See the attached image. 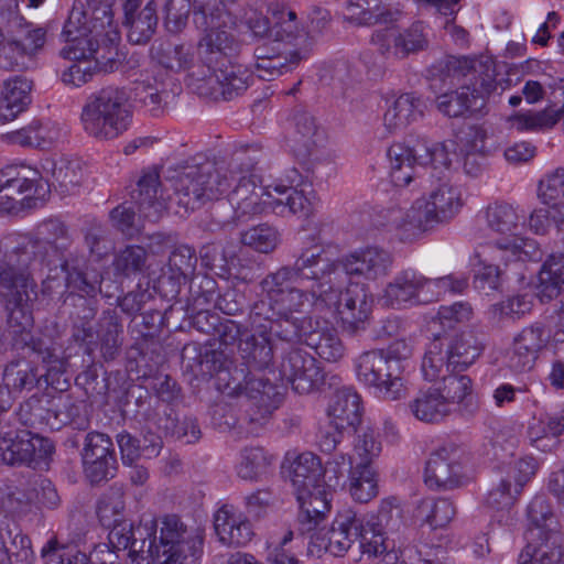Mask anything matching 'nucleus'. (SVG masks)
I'll use <instances>...</instances> for the list:
<instances>
[{
  "label": "nucleus",
  "instance_id": "f257e3e1",
  "mask_svg": "<svg viewBox=\"0 0 564 564\" xmlns=\"http://www.w3.org/2000/svg\"><path fill=\"white\" fill-rule=\"evenodd\" d=\"M70 245L66 226L55 218L42 221L33 239L10 234L0 240V301L8 312V336L13 347L35 352L48 373L63 372L64 360L32 335V306L37 297L32 274L43 265L50 271L67 268Z\"/></svg>",
  "mask_w": 564,
  "mask_h": 564
},
{
  "label": "nucleus",
  "instance_id": "f03ea898",
  "mask_svg": "<svg viewBox=\"0 0 564 564\" xmlns=\"http://www.w3.org/2000/svg\"><path fill=\"white\" fill-rule=\"evenodd\" d=\"M341 278L338 264L321 248L303 250L292 265H283L261 280L262 297L249 314L252 329L297 344L312 327V318L303 315L311 304L310 295L325 303L337 302Z\"/></svg>",
  "mask_w": 564,
  "mask_h": 564
},
{
  "label": "nucleus",
  "instance_id": "7ed1b4c3",
  "mask_svg": "<svg viewBox=\"0 0 564 564\" xmlns=\"http://www.w3.org/2000/svg\"><path fill=\"white\" fill-rule=\"evenodd\" d=\"M251 160L243 154H232L229 160L218 162L193 156L175 166L163 167V181L156 167L148 169L131 192V204L137 206L139 217L158 221L165 209L163 192L169 184L173 189L169 199L180 208L175 213L184 216L228 193V173L239 171Z\"/></svg>",
  "mask_w": 564,
  "mask_h": 564
},
{
  "label": "nucleus",
  "instance_id": "20e7f679",
  "mask_svg": "<svg viewBox=\"0 0 564 564\" xmlns=\"http://www.w3.org/2000/svg\"><path fill=\"white\" fill-rule=\"evenodd\" d=\"M42 172L26 165H10L0 171V212L12 213L20 207L36 206L51 193V186L72 193L83 181V170L77 160L64 156L46 158Z\"/></svg>",
  "mask_w": 564,
  "mask_h": 564
},
{
  "label": "nucleus",
  "instance_id": "39448f33",
  "mask_svg": "<svg viewBox=\"0 0 564 564\" xmlns=\"http://www.w3.org/2000/svg\"><path fill=\"white\" fill-rule=\"evenodd\" d=\"M204 541L203 527L187 525L176 514L141 519L132 529L130 556L147 553L153 564H199Z\"/></svg>",
  "mask_w": 564,
  "mask_h": 564
},
{
  "label": "nucleus",
  "instance_id": "423d86ee",
  "mask_svg": "<svg viewBox=\"0 0 564 564\" xmlns=\"http://www.w3.org/2000/svg\"><path fill=\"white\" fill-rule=\"evenodd\" d=\"M441 77L464 78L457 89L441 94L435 99L437 110L448 117L458 118L480 110L492 93H502L510 79L497 72L492 59L447 57L435 68Z\"/></svg>",
  "mask_w": 564,
  "mask_h": 564
},
{
  "label": "nucleus",
  "instance_id": "0eeeda50",
  "mask_svg": "<svg viewBox=\"0 0 564 564\" xmlns=\"http://www.w3.org/2000/svg\"><path fill=\"white\" fill-rule=\"evenodd\" d=\"M234 154H243L252 159L250 164L243 165L237 172H229V194L227 202H220L214 206L212 218L220 229H234L240 224L247 223L254 216L271 210L273 198V185L262 186L259 174V164L264 153L257 145L247 147Z\"/></svg>",
  "mask_w": 564,
  "mask_h": 564
},
{
  "label": "nucleus",
  "instance_id": "6e6552de",
  "mask_svg": "<svg viewBox=\"0 0 564 564\" xmlns=\"http://www.w3.org/2000/svg\"><path fill=\"white\" fill-rule=\"evenodd\" d=\"M150 56L158 64L173 72H187V86L198 96L213 100H230L241 94L246 72L239 67H228L216 76L207 77L191 46L155 40L150 47Z\"/></svg>",
  "mask_w": 564,
  "mask_h": 564
},
{
  "label": "nucleus",
  "instance_id": "1a4fd4ad",
  "mask_svg": "<svg viewBox=\"0 0 564 564\" xmlns=\"http://www.w3.org/2000/svg\"><path fill=\"white\" fill-rule=\"evenodd\" d=\"M133 110L129 89L106 86L87 97L80 112V123L91 138L115 140L130 129Z\"/></svg>",
  "mask_w": 564,
  "mask_h": 564
},
{
  "label": "nucleus",
  "instance_id": "9d476101",
  "mask_svg": "<svg viewBox=\"0 0 564 564\" xmlns=\"http://www.w3.org/2000/svg\"><path fill=\"white\" fill-rule=\"evenodd\" d=\"M230 14L220 7L203 6L194 11V23L205 32L197 44L198 61L205 69H208L207 77L216 76L220 70L228 67H239L246 72L243 93L251 79L250 72L240 64H234L230 57L235 55L240 43L235 36L226 31L224 26Z\"/></svg>",
  "mask_w": 564,
  "mask_h": 564
},
{
  "label": "nucleus",
  "instance_id": "9b49d317",
  "mask_svg": "<svg viewBox=\"0 0 564 564\" xmlns=\"http://www.w3.org/2000/svg\"><path fill=\"white\" fill-rule=\"evenodd\" d=\"M473 391L470 378H449L443 386L421 389L409 402V411L419 421L438 423L451 415L458 405L467 403Z\"/></svg>",
  "mask_w": 564,
  "mask_h": 564
},
{
  "label": "nucleus",
  "instance_id": "f8f14e48",
  "mask_svg": "<svg viewBox=\"0 0 564 564\" xmlns=\"http://www.w3.org/2000/svg\"><path fill=\"white\" fill-rule=\"evenodd\" d=\"M7 21L8 39L0 48V65L4 68H24L25 58L34 57L44 46L46 30L28 22L17 11L1 12Z\"/></svg>",
  "mask_w": 564,
  "mask_h": 564
},
{
  "label": "nucleus",
  "instance_id": "ddd939ff",
  "mask_svg": "<svg viewBox=\"0 0 564 564\" xmlns=\"http://www.w3.org/2000/svg\"><path fill=\"white\" fill-rule=\"evenodd\" d=\"M355 370L359 382L373 388L383 399L394 401L405 393L401 365L390 364L381 350L362 352L355 360Z\"/></svg>",
  "mask_w": 564,
  "mask_h": 564
},
{
  "label": "nucleus",
  "instance_id": "4468645a",
  "mask_svg": "<svg viewBox=\"0 0 564 564\" xmlns=\"http://www.w3.org/2000/svg\"><path fill=\"white\" fill-rule=\"evenodd\" d=\"M378 217V225L394 231L402 242H413L444 224L426 199H416L406 210L400 207L382 209Z\"/></svg>",
  "mask_w": 564,
  "mask_h": 564
},
{
  "label": "nucleus",
  "instance_id": "2eb2a0df",
  "mask_svg": "<svg viewBox=\"0 0 564 564\" xmlns=\"http://www.w3.org/2000/svg\"><path fill=\"white\" fill-rule=\"evenodd\" d=\"M86 2L87 9L80 2L74 3L65 21L62 35L67 45L89 46L112 24V10L108 0Z\"/></svg>",
  "mask_w": 564,
  "mask_h": 564
},
{
  "label": "nucleus",
  "instance_id": "dca6fc26",
  "mask_svg": "<svg viewBox=\"0 0 564 564\" xmlns=\"http://www.w3.org/2000/svg\"><path fill=\"white\" fill-rule=\"evenodd\" d=\"M460 451L443 446L431 453L424 470V482L430 490L452 491L463 488L470 478L462 471Z\"/></svg>",
  "mask_w": 564,
  "mask_h": 564
},
{
  "label": "nucleus",
  "instance_id": "f3484780",
  "mask_svg": "<svg viewBox=\"0 0 564 564\" xmlns=\"http://www.w3.org/2000/svg\"><path fill=\"white\" fill-rule=\"evenodd\" d=\"M332 261L338 264L344 284L347 275L366 281H377L387 276L392 269L393 256L381 247L368 246L350 252L338 261Z\"/></svg>",
  "mask_w": 564,
  "mask_h": 564
},
{
  "label": "nucleus",
  "instance_id": "a211bd4d",
  "mask_svg": "<svg viewBox=\"0 0 564 564\" xmlns=\"http://www.w3.org/2000/svg\"><path fill=\"white\" fill-rule=\"evenodd\" d=\"M82 456L84 473L91 484L108 481L116 476L118 462L113 443L107 434L89 432Z\"/></svg>",
  "mask_w": 564,
  "mask_h": 564
},
{
  "label": "nucleus",
  "instance_id": "6ab92c4d",
  "mask_svg": "<svg viewBox=\"0 0 564 564\" xmlns=\"http://www.w3.org/2000/svg\"><path fill=\"white\" fill-rule=\"evenodd\" d=\"M280 376L300 394L318 389L324 382V373L314 357L302 349L286 352L280 364Z\"/></svg>",
  "mask_w": 564,
  "mask_h": 564
},
{
  "label": "nucleus",
  "instance_id": "aec40b11",
  "mask_svg": "<svg viewBox=\"0 0 564 564\" xmlns=\"http://www.w3.org/2000/svg\"><path fill=\"white\" fill-rule=\"evenodd\" d=\"M70 401L31 398L20 410L24 424L40 431H58L73 419Z\"/></svg>",
  "mask_w": 564,
  "mask_h": 564
},
{
  "label": "nucleus",
  "instance_id": "412c9836",
  "mask_svg": "<svg viewBox=\"0 0 564 564\" xmlns=\"http://www.w3.org/2000/svg\"><path fill=\"white\" fill-rule=\"evenodd\" d=\"M360 463L349 476V491H366L367 494L379 490L378 477L370 467V462L381 452V443L376 438L373 431L368 430L359 434L354 448Z\"/></svg>",
  "mask_w": 564,
  "mask_h": 564
},
{
  "label": "nucleus",
  "instance_id": "4be33fe9",
  "mask_svg": "<svg viewBox=\"0 0 564 564\" xmlns=\"http://www.w3.org/2000/svg\"><path fill=\"white\" fill-rule=\"evenodd\" d=\"M425 276L412 269L398 272L386 285L382 294L384 304L392 308L427 304Z\"/></svg>",
  "mask_w": 564,
  "mask_h": 564
},
{
  "label": "nucleus",
  "instance_id": "5701e85b",
  "mask_svg": "<svg viewBox=\"0 0 564 564\" xmlns=\"http://www.w3.org/2000/svg\"><path fill=\"white\" fill-rule=\"evenodd\" d=\"M550 334L545 327L535 323L524 327L514 338L508 351V366L516 372L532 369L539 351L545 347Z\"/></svg>",
  "mask_w": 564,
  "mask_h": 564
},
{
  "label": "nucleus",
  "instance_id": "b1692460",
  "mask_svg": "<svg viewBox=\"0 0 564 564\" xmlns=\"http://www.w3.org/2000/svg\"><path fill=\"white\" fill-rule=\"evenodd\" d=\"M344 6V19L357 26L390 24L399 21L403 13L399 4L386 0H345Z\"/></svg>",
  "mask_w": 564,
  "mask_h": 564
},
{
  "label": "nucleus",
  "instance_id": "393cba45",
  "mask_svg": "<svg viewBox=\"0 0 564 564\" xmlns=\"http://www.w3.org/2000/svg\"><path fill=\"white\" fill-rule=\"evenodd\" d=\"M476 256L486 260H500L507 264L512 261H539L543 251L535 240L514 235L512 238H497L477 251Z\"/></svg>",
  "mask_w": 564,
  "mask_h": 564
},
{
  "label": "nucleus",
  "instance_id": "a878e982",
  "mask_svg": "<svg viewBox=\"0 0 564 564\" xmlns=\"http://www.w3.org/2000/svg\"><path fill=\"white\" fill-rule=\"evenodd\" d=\"M241 393L250 401V421L265 420L280 404L281 393L269 379L249 375L243 386H239Z\"/></svg>",
  "mask_w": 564,
  "mask_h": 564
},
{
  "label": "nucleus",
  "instance_id": "bb28decb",
  "mask_svg": "<svg viewBox=\"0 0 564 564\" xmlns=\"http://www.w3.org/2000/svg\"><path fill=\"white\" fill-rule=\"evenodd\" d=\"M289 477L299 494H326L324 467L313 452H303L293 459Z\"/></svg>",
  "mask_w": 564,
  "mask_h": 564
},
{
  "label": "nucleus",
  "instance_id": "cd10ccee",
  "mask_svg": "<svg viewBox=\"0 0 564 564\" xmlns=\"http://www.w3.org/2000/svg\"><path fill=\"white\" fill-rule=\"evenodd\" d=\"M214 527L219 541L229 546H243L253 536L251 523L234 506L224 505L216 511Z\"/></svg>",
  "mask_w": 564,
  "mask_h": 564
},
{
  "label": "nucleus",
  "instance_id": "c85d7f7f",
  "mask_svg": "<svg viewBox=\"0 0 564 564\" xmlns=\"http://www.w3.org/2000/svg\"><path fill=\"white\" fill-rule=\"evenodd\" d=\"M390 163V178L394 186L405 187L415 183L424 186L423 175L419 166L417 148L404 143H393L387 152Z\"/></svg>",
  "mask_w": 564,
  "mask_h": 564
},
{
  "label": "nucleus",
  "instance_id": "c756f323",
  "mask_svg": "<svg viewBox=\"0 0 564 564\" xmlns=\"http://www.w3.org/2000/svg\"><path fill=\"white\" fill-rule=\"evenodd\" d=\"M293 131L289 145L301 160L308 159L323 141V131L314 116L305 110H296L292 117Z\"/></svg>",
  "mask_w": 564,
  "mask_h": 564
},
{
  "label": "nucleus",
  "instance_id": "7c9ffc66",
  "mask_svg": "<svg viewBox=\"0 0 564 564\" xmlns=\"http://www.w3.org/2000/svg\"><path fill=\"white\" fill-rule=\"evenodd\" d=\"M372 310V297L364 288L348 289L338 301L343 327L351 334L365 329Z\"/></svg>",
  "mask_w": 564,
  "mask_h": 564
},
{
  "label": "nucleus",
  "instance_id": "2f4dec72",
  "mask_svg": "<svg viewBox=\"0 0 564 564\" xmlns=\"http://www.w3.org/2000/svg\"><path fill=\"white\" fill-rule=\"evenodd\" d=\"M328 427L345 431L361 421V398L351 388L337 390L327 408Z\"/></svg>",
  "mask_w": 564,
  "mask_h": 564
},
{
  "label": "nucleus",
  "instance_id": "473e14b6",
  "mask_svg": "<svg viewBox=\"0 0 564 564\" xmlns=\"http://www.w3.org/2000/svg\"><path fill=\"white\" fill-rule=\"evenodd\" d=\"M421 370L424 379L434 382V386H443L452 377L469 378L456 370L453 371V365H449V358L445 351V339L442 336L434 337L426 346Z\"/></svg>",
  "mask_w": 564,
  "mask_h": 564
},
{
  "label": "nucleus",
  "instance_id": "72a5a7b5",
  "mask_svg": "<svg viewBox=\"0 0 564 564\" xmlns=\"http://www.w3.org/2000/svg\"><path fill=\"white\" fill-rule=\"evenodd\" d=\"M182 365L195 377H212L223 370L226 357L209 345L189 343L182 350Z\"/></svg>",
  "mask_w": 564,
  "mask_h": 564
},
{
  "label": "nucleus",
  "instance_id": "f704fd0d",
  "mask_svg": "<svg viewBox=\"0 0 564 564\" xmlns=\"http://www.w3.org/2000/svg\"><path fill=\"white\" fill-rule=\"evenodd\" d=\"M564 433V416L543 415L533 417L527 430V438L532 447L542 453L555 452L560 444V436Z\"/></svg>",
  "mask_w": 564,
  "mask_h": 564
},
{
  "label": "nucleus",
  "instance_id": "c9c22d12",
  "mask_svg": "<svg viewBox=\"0 0 564 564\" xmlns=\"http://www.w3.org/2000/svg\"><path fill=\"white\" fill-rule=\"evenodd\" d=\"M271 39L273 43H281L284 50L302 48L306 42V33L297 22L296 13L281 7L272 10Z\"/></svg>",
  "mask_w": 564,
  "mask_h": 564
},
{
  "label": "nucleus",
  "instance_id": "e433bc0d",
  "mask_svg": "<svg viewBox=\"0 0 564 564\" xmlns=\"http://www.w3.org/2000/svg\"><path fill=\"white\" fill-rule=\"evenodd\" d=\"M360 520L349 518L334 524L326 535L316 534L311 544L324 549L335 556L345 554L358 540L360 534Z\"/></svg>",
  "mask_w": 564,
  "mask_h": 564
},
{
  "label": "nucleus",
  "instance_id": "4c0bfd02",
  "mask_svg": "<svg viewBox=\"0 0 564 564\" xmlns=\"http://www.w3.org/2000/svg\"><path fill=\"white\" fill-rule=\"evenodd\" d=\"M91 52L89 46L66 45L62 48L61 55L73 62L62 74L63 83L80 87L93 79L97 69L90 58Z\"/></svg>",
  "mask_w": 564,
  "mask_h": 564
},
{
  "label": "nucleus",
  "instance_id": "58836bf2",
  "mask_svg": "<svg viewBox=\"0 0 564 564\" xmlns=\"http://www.w3.org/2000/svg\"><path fill=\"white\" fill-rule=\"evenodd\" d=\"M454 145V141L416 145L419 167L422 171L424 184L429 181L427 178L445 175L444 171L448 170L452 163L451 153Z\"/></svg>",
  "mask_w": 564,
  "mask_h": 564
},
{
  "label": "nucleus",
  "instance_id": "ea45409f",
  "mask_svg": "<svg viewBox=\"0 0 564 564\" xmlns=\"http://www.w3.org/2000/svg\"><path fill=\"white\" fill-rule=\"evenodd\" d=\"M423 117V101L413 94L400 95L383 116L386 129L393 133Z\"/></svg>",
  "mask_w": 564,
  "mask_h": 564
},
{
  "label": "nucleus",
  "instance_id": "a19ab883",
  "mask_svg": "<svg viewBox=\"0 0 564 564\" xmlns=\"http://www.w3.org/2000/svg\"><path fill=\"white\" fill-rule=\"evenodd\" d=\"M32 83L24 77H13L4 82L0 99V120L11 121L24 111L31 102Z\"/></svg>",
  "mask_w": 564,
  "mask_h": 564
},
{
  "label": "nucleus",
  "instance_id": "79ce46f5",
  "mask_svg": "<svg viewBox=\"0 0 564 564\" xmlns=\"http://www.w3.org/2000/svg\"><path fill=\"white\" fill-rule=\"evenodd\" d=\"M159 24L158 3L150 0L139 11L124 17V25L128 28V40L132 44L144 45L151 41Z\"/></svg>",
  "mask_w": 564,
  "mask_h": 564
},
{
  "label": "nucleus",
  "instance_id": "37998d69",
  "mask_svg": "<svg viewBox=\"0 0 564 564\" xmlns=\"http://www.w3.org/2000/svg\"><path fill=\"white\" fill-rule=\"evenodd\" d=\"M529 528L527 540L535 541L543 535L560 533L558 522L546 496H534L527 508Z\"/></svg>",
  "mask_w": 564,
  "mask_h": 564
},
{
  "label": "nucleus",
  "instance_id": "c03bdc74",
  "mask_svg": "<svg viewBox=\"0 0 564 564\" xmlns=\"http://www.w3.org/2000/svg\"><path fill=\"white\" fill-rule=\"evenodd\" d=\"M482 218L489 231L499 238H512L522 219L517 208L506 202L489 204L482 210Z\"/></svg>",
  "mask_w": 564,
  "mask_h": 564
},
{
  "label": "nucleus",
  "instance_id": "a18cd8bd",
  "mask_svg": "<svg viewBox=\"0 0 564 564\" xmlns=\"http://www.w3.org/2000/svg\"><path fill=\"white\" fill-rule=\"evenodd\" d=\"M259 336L245 332V337L239 341V352L245 364L252 370H263L273 360V348L269 335L270 332L257 330Z\"/></svg>",
  "mask_w": 564,
  "mask_h": 564
},
{
  "label": "nucleus",
  "instance_id": "49530a36",
  "mask_svg": "<svg viewBox=\"0 0 564 564\" xmlns=\"http://www.w3.org/2000/svg\"><path fill=\"white\" fill-rule=\"evenodd\" d=\"M541 301H551L564 292V253H552L542 264L535 285Z\"/></svg>",
  "mask_w": 564,
  "mask_h": 564
},
{
  "label": "nucleus",
  "instance_id": "de8ad7c7",
  "mask_svg": "<svg viewBox=\"0 0 564 564\" xmlns=\"http://www.w3.org/2000/svg\"><path fill=\"white\" fill-rule=\"evenodd\" d=\"M57 127L50 121L33 120L28 126L8 133L10 143L23 148L46 149L58 138Z\"/></svg>",
  "mask_w": 564,
  "mask_h": 564
},
{
  "label": "nucleus",
  "instance_id": "09e8293b",
  "mask_svg": "<svg viewBox=\"0 0 564 564\" xmlns=\"http://www.w3.org/2000/svg\"><path fill=\"white\" fill-rule=\"evenodd\" d=\"M437 185L432 189L429 199L444 223L454 218L463 206L460 188L451 183L446 175L437 176Z\"/></svg>",
  "mask_w": 564,
  "mask_h": 564
},
{
  "label": "nucleus",
  "instance_id": "8fccbe9b",
  "mask_svg": "<svg viewBox=\"0 0 564 564\" xmlns=\"http://www.w3.org/2000/svg\"><path fill=\"white\" fill-rule=\"evenodd\" d=\"M271 58L256 62L257 76L263 80H273L276 77L291 72L307 56V50H272Z\"/></svg>",
  "mask_w": 564,
  "mask_h": 564
},
{
  "label": "nucleus",
  "instance_id": "3c124183",
  "mask_svg": "<svg viewBox=\"0 0 564 564\" xmlns=\"http://www.w3.org/2000/svg\"><path fill=\"white\" fill-rule=\"evenodd\" d=\"M560 533L543 535L528 544L520 555V564H558L563 558Z\"/></svg>",
  "mask_w": 564,
  "mask_h": 564
},
{
  "label": "nucleus",
  "instance_id": "603ef678",
  "mask_svg": "<svg viewBox=\"0 0 564 564\" xmlns=\"http://www.w3.org/2000/svg\"><path fill=\"white\" fill-rule=\"evenodd\" d=\"M273 192L278 196H273L271 202V212L281 216L286 214L307 217L313 212L311 199L292 185L281 183L273 185Z\"/></svg>",
  "mask_w": 564,
  "mask_h": 564
},
{
  "label": "nucleus",
  "instance_id": "864d4df0",
  "mask_svg": "<svg viewBox=\"0 0 564 564\" xmlns=\"http://www.w3.org/2000/svg\"><path fill=\"white\" fill-rule=\"evenodd\" d=\"M297 343H303L315 350V352L329 362H336L343 358L345 347L333 328H306Z\"/></svg>",
  "mask_w": 564,
  "mask_h": 564
},
{
  "label": "nucleus",
  "instance_id": "5fc2aeb1",
  "mask_svg": "<svg viewBox=\"0 0 564 564\" xmlns=\"http://www.w3.org/2000/svg\"><path fill=\"white\" fill-rule=\"evenodd\" d=\"M442 337L445 339V351L448 355L449 365H453V371L462 373L480 356L482 348L471 334Z\"/></svg>",
  "mask_w": 564,
  "mask_h": 564
},
{
  "label": "nucleus",
  "instance_id": "6e6d98bb",
  "mask_svg": "<svg viewBox=\"0 0 564 564\" xmlns=\"http://www.w3.org/2000/svg\"><path fill=\"white\" fill-rule=\"evenodd\" d=\"M39 379L37 368L26 359L9 362L3 371L4 387L13 393L31 391L37 386Z\"/></svg>",
  "mask_w": 564,
  "mask_h": 564
},
{
  "label": "nucleus",
  "instance_id": "4d7b16f0",
  "mask_svg": "<svg viewBox=\"0 0 564 564\" xmlns=\"http://www.w3.org/2000/svg\"><path fill=\"white\" fill-rule=\"evenodd\" d=\"M430 45L429 26L423 21H415L408 28L395 32V53L398 59L427 50Z\"/></svg>",
  "mask_w": 564,
  "mask_h": 564
},
{
  "label": "nucleus",
  "instance_id": "13d9d810",
  "mask_svg": "<svg viewBox=\"0 0 564 564\" xmlns=\"http://www.w3.org/2000/svg\"><path fill=\"white\" fill-rule=\"evenodd\" d=\"M100 349L106 360H112L119 352L122 344V325L119 323L116 311L107 310L99 319Z\"/></svg>",
  "mask_w": 564,
  "mask_h": 564
},
{
  "label": "nucleus",
  "instance_id": "bf43d9fd",
  "mask_svg": "<svg viewBox=\"0 0 564 564\" xmlns=\"http://www.w3.org/2000/svg\"><path fill=\"white\" fill-rule=\"evenodd\" d=\"M359 532L358 540L364 554L386 555L390 558H397L395 555L391 556L390 554L394 549V542L387 538L383 528L379 523L367 522L364 524L360 521Z\"/></svg>",
  "mask_w": 564,
  "mask_h": 564
},
{
  "label": "nucleus",
  "instance_id": "052dcab7",
  "mask_svg": "<svg viewBox=\"0 0 564 564\" xmlns=\"http://www.w3.org/2000/svg\"><path fill=\"white\" fill-rule=\"evenodd\" d=\"M561 117L562 110L545 108L535 112H518L509 118V122L518 132H536L553 128Z\"/></svg>",
  "mask_w": 564,
  "mask_h": 564
},
{
  "label": "nucleus",
  "instance_id": "680f3d73",
  "mask_svg": "<svg viewBox=\"0 0 564 564\" xmlns=\"http://www.w3.org/2000/svg\"><path fill=\"white\" fill-rule=\"evenodd\" d=\"M455 507L445 496H430L422 500L420 513L431 530L445 528L455 516Z\"/></svg>",
  "mask_w": 564,
  "mask_h": 564
},
{
  "label": "nucleus",
  "instance_id": "e2e57ef3",
  "mask_svg": "<svg viewBox=\"0 0 564 564\" xmlns=\"http://www.w3.org/2000/svg\"><path fill=\"white\" fill-rule=\"evenodd\" d=\"M158 426L176 440L185 444H195L202 438V430L195 417L186 416L178 420L172 413H164L159 417Z\"/></svg>",
  "mask_w": 564,
  "mask_h": 564
},
{
  "label": "nucleus",
  "instance_id": "0e129e2a",
  "mask_svg": "<svg viewBox=\"0 0 564 564\" xmlns=\"http://www.w3.org/2000/svg\"><path fill=\"white\" fill-rule=\"evenodd\" d=\"M273 456L262 447H246L237 467L238 476L245 480H254L271 465Z\"/></svg>",
  "mask_w": 564,
  "mask_h": 564
},
{
  "label": "nucleus",
  "instance_id": "69168bd1",
  "mask_svg": "<svg viewBox=\"0 0 564 564\" xmlns=\"http://www.w3.org/2000/svg\"><path fill=\"white\" fill-rule=\"evenodd\" d=\"M468 286V278L463 273H452L436 279L425 278L426 297L423 301L435 302L447 292L463 293Z\"/></svg>",
  "mask_w": 564,
  "mask_h": 564
},
{
  "label": "nucleus",
  "instance_id": "338daca9",
  "mask_svg": "<svg viewBox=\"0 0 564 564\" xmlns=\"http://www.w3.org/2000/svg\"><path fill=\"white\" fill-rule=\"evenodd\" d=\"M147 262V251L140 246H128L113 259L115 273L124 278L142 272Z\"/></svg>",
  "mask_w": 564,
  "mask_h": 564
},
{
  "label": "nucleus",
  "instance_id": "774afa93",
  "mask_svg": "<svg viewBox=\"0 0 564 564\" xmlns=\"http://www.w3.org/2000/svg\"><path fill=\"white\" fill-rule=\"evenodd\" d=\"M538 197L553 210L557 206H564V169L555 170L539 182Z\"/></svg>",
  "mask_w": 564,
  "mask_h": 564
}]
</instances>
